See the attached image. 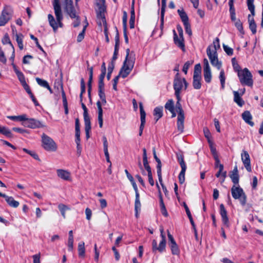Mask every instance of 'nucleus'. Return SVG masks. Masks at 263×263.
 Masks as SVG:
<instances>
[{"mask_svg": "<svg viewBox=\"0 0 263 263\" xmlns=\"http://www.w3.org/2000/svg\"><path fill=\"white\" fill-rule=\"evenodd\" d=\"M13 14L12 7L5 5L0 15V26H5L11 19Z\"/></svg>", "mask_w": 263, "mask_h": 263, "instance_id": "nucleus-6", "label": "nucleus"}, {"mask_svg": "<svg viewBox=\"0 0 263 263\" xmlns=\"http://www.w3.org/2000/svg\"><path fill=\"white\" fill-rule=\"evenodd\" d=\"M220 208V214L221 216V220L223 225L229 228L230 226V222L229 218L227 215V211L224 208V206L223 204H221L219 206Z\"/></svg>", "mask_w": 263, "mask_h": 263, "instance_id": "nucleus-14", "label": "nucleus"}, {"mask_svg": "<svg viewBox=\"0 0 263 263\" xmlns=\"http://www.w3.org/2000/svg\"><path fill=\"white\" fill-rule=\"evenodd\" d=\"M167 236L169 242L168 245L171 248L172 254L174 255L179 254L180 251L178 246L177 245L173 236L168 231H167Z\"/></svg>", "mask_w": 263, "mask_h": 263, "instance_id": "nucleus-12", "label": "nucleus"}, {"mask_svg": "<svg viewBox=\"0 0 263 263\" xmlns=\"http://www.w3.org/2000/svg\"><path fill=\"white\" fill-rule=\"evenodd\" d=\"M84 120L85 123V128H87V130L91 129V123L88 114L84 115Z\"/></svg>", "mask_w": 263, "mask_h": 263, "instance_id": "nucleus-42", "label": "nucleus"}, {"mask_svg": "<svg viewBox=\"0 0 263 263\" xmlns=\"http://www.w3.org/2000/svg\"><path fill=\"white\" fill-rule=\"evenodd\" d=\"M166 0H162V7L161 9V18H160V29L161 30V33H162V31L163 29L164 26V13H165V9L166 7Z\"/></svg>", "mask_w": 263, "mask_h": 263, "instance_id": "nucleus-20", "label": "nucleus"}, {"mask_svg": "<svg viewBox=\"0 0 263 263\" xmlns=\"http://www.w3.org/2000/svg\"><path fill=\"white\" fill-rule=\"evenodd\" d=\"M173 34H174V43L183 51H185V45H184V39L181 40V38L178 37L176 31L175 30H173Z\"/></svg>", "mask_w": 263, "mask_h": 263, "instance_id": "nucleus-17", "label": "nucleus"}, {"mask_svg": "<svg viewBox=\"0 0 263 263\" xmlns=\"http://www.w3.org/2000/svg\"><path fill=\"white\" fill-rule=\"evenodd\" d=\"M241 117L246 123L250 125L251 126H254V123L253 121H252V116L249 111H245L242 114Z\"/></svg>", "mask_w": 263, "mask_h": 263, "instance_id": "nucleus-18", "label": "nucleus"}, {"mask_svg": "<svg viewBox=\"0 0 263 263\" xmlns=\"http://www.w3.org/2000/svg\"><path fill=\"white\" fill-rule=\"evenodd\" d=\"M203 133L205 137L208 139V142H210V139L211 138V134L209 129L207 127L203 128Z\"/></svg>", "mask_w": 263, "mask_h": 263, "instance_id": "nucleus-62", "label": "nucleus"}, {"mask_svg": "<svg viewBox=\"0 0 263 263\" xmlns=\"http://www.w3.org/2000/svg\"><path fill=\"white\" fill-rule=\"evenodd\" d=\"M153 115L156 122H157L163 116V107L158 106L156 107L154 110Z\"/></svg>", "mask_w": 263, "mask_h": 263, "instance_id": "nucleus-24", "label": "nucleus"}, {"mask_svg": "<svg viewBox=\"0 0 263 263\" xmlns=\"http://www.w3.org/2000/svg\"><path fill=\"white\" fill-rule=\"evenodd\" d=\"M23 125L30 128H39L45 127V125L43 124L41 121L36 120L34 118H28L24 120L23 123Z\"/></svg>", "mask_w": 263, "mask_h": 263, "instance_id": "nucleus-11", "label": "nucleus"}, {"mask_svg": "<svg viewBox=\"0 0 263 263\" xmlns=\"http://www.w3.org/2000/svg\"><path fill=\"white\" fill-rule=\"evenodd\" d=\"M232 64L234 71L237 73L242 70L241 69L240 66L236 61L235 58H233L232 59Z\"/></svg>", "mask_w": 263, "mask_h": 263, "instance_id": "nucleus-45", "label": "nucleus"}, {"mask_svg": "<svg viewBox=\"0 0 263 263\" xmlns=\"http://www.w3.org/2000/svg\"><path fill=\"white\" fill-rule=\"evenodd\" d=\"M89 79L88 81V96L90 97V92L91 90V83L93 79V67H91L89 69Z\"/></svg>", "mask_w": 263, "mask_h": 263, "instance_id": "nucleus-28", "label": "nucleus"}, {"mask_svg": "<svg viewBox=\"0 0 263 263\" xmlns=\"http://www.w3.org/2000/svg\"><path fill=\"white\" fill-rule=\"evenodd\" d=\"M177 100L176 105H175V110L178 112V116H184V111L182 108V105L180 103V101L181 100V96L176 97Z\"/></svg>", "mask_w": 263, "mask_h": 263, "instance_id": "nucleus-23", "label": "nucleus"}, {"mask_svg": "<svg viewBox=\"0 0 263 263\" xmlns=\"http://www.w3.org/2000/svg\"><path fill=\"white\" fill-rule=\"evenodd\" d=\"M141 204L140 201V195L137 194L135 201V211H140Z\"/></svg>", "mask_w": 263, "mask_h": 263, "instance_id": "nucleus-44", "label": "nucleus"}, {"mask_svg": "<svg viewBox=\"0 0 263 263\" xmlns=\"http://www.w3.org/2000/svg\"><path fill=\"white\" fill-rule=\"evenodd\" d=\"M186 170V167H181V172H180L178 179L180 184L184 183L185 181V173Z\"/></svg>", "mask_w": 263, "mask_h": 263, "instance_id": "nucleus-39", "label": "nucleus"}, {"mask_svg": "<svg viewBox=\"0 0 263 263\" xmlns=\"http://www.w3.org/2000/svg\"><path fill=\"white\" fill-rule=\"evenodd\" d=\"M234 101L239 106H242L244 104V101L237 91L234 92Z\"/></svg>", "mask_w": 263, "mask_h": 263, "instance_id": "nucleus-33", "label": "nucleus"}, {"mask_svg": "<svg viewBox=\"0 0 263 263\" xmlns=\"http://www.w3.org/2000/svg\"><path fill=\"white\" fill-rule=\"evenodd\" d=\"M240 83L242 85L252 86L253 80L252 74L247 68H245L237 73Z\"/></svg>", "mask_w": 263, "mask_h": 263, "instance_id": "nucleus-5", "label": "nucleus"}, {"mask_svg": "<svg viewBox=\"0 0 263 263\" xmlns=\"http://www.w3.org/2000/svg\"><path fill=\"white\" fill-rule=\"evenodd\" d=\"M235 26L236 27L237 30L241 33L242 35L245 34V32L243 28L242 23L240 21L239 19H238L234 23Z\"/></svg>", "mask_w": 263, "mask_h": 263, "instance_id": "nucleus-41", "label": "nucleus"}, {"mask_svg": "<svg viewBox=\"0 0 263 263\" xmlns=\"http://www.w3.org/2000/svg\"><path fill=\"white\" fill-rule=\"evenodd\" d=\"M70 4H68L65 6V11L71 18H79V16L76 15V10L73 5L72 0H70Z\"/></svg>", "mask_w": 263, "mask_h": 263, "instance_id": "nucleus-15", "label": "nucleus"}, {"mask_svg": "<svg viewBox=\"0 0 263 263\" xmlns=\"http://www.w3.org/2000/svg\"><path fill=\"white\" fill-rule=\"evenodd\" d=\"M201 76H193V86L196 89H199L201 87Z\"/></svg>", "mask_w": 263, "mask_h": 263, "instance_id": "nucleus-29", "label": "nucleus"}, {"mask_svg": "<svg viewBox=\"0 0 263 263\" xmlns=\"http://www.w3.org/2000/svg\"><path fill=\"white\" fill-rule=\"evenodd\" d=\"M13 33L15 35L16 38V41L18 44V46L20 50H22L24 48L23 40L24 38V36L22 33H17L16 32L14 33V30H13Z\"/></svg>", "mask_w": 263, "mask_h": 263, "instance_id": "nucleus-27", "label": "nucleus"}, {"mask_svg": "<svg viewBox=\"0 0 263 263\" xmlns=\"http://www.w3.org/2000/svg\"><path fill=\"white\" fill-rule=\"evenodd\" d=\"M43 147L47 151L55 152L57 149V145L53 140L45 134L42 135Z\"/></svg>", "mask_w": 263, "mask_h": 263, "instance_id": "nucleus-8", "label": "nucleus"}, {"mask_svg": "<svg viewBox=\"0 0 263 263\" xmlns=\"http://www.w3.org/2000/svg\"><path fill=\"white\" fill-rule=\"evenodd\" d=\"M193 61H188L186 62L183 67L182 71L185 73L186 74L187 72V70L191 65H192L193 64Z\"/></svg>", "mask_w": 263, "mask_h": 263, "instance_id": "nucleus-56", "label": "nucleus"}, {"mask_svg": "<svg viewBox=\"0 0 263 263\" xmlns=\"http://www.w3.org/2000/svg\"><path fill=\"white\" fill-rule=\"evenodd\" d=\"M231 193L232 197L235 199H238L242 206L245 205L247 202V196L242 189L239 186L233 185L231 188Z\"/></svg>", "mask_w": 263, "mask_h": 263, "instance_id": "nucleus-7", "label": "nucleus"}, {"mask_svg": "<svg viewBox=\"0 0 263 263\" xmlns=\"http://www.w3.org/2000/svg\"><path fill=\"white\" fill-rule=\"evenodd\" d=\"M8 118L12 120H18L20 121H24L27 119V115L25 114L22 115L17 116H8Z\"/></svg>", "mask_w": 263, "mask_h": 263, "instance_id": "nucleus-43", "label": "nucleus"}, {"mask_svg": "<svg viewBox=\"0 0 263 263\" xmlns=\"http://www.w3.org/2000/svg\"><path fill=\"white\" fill-rule=\"evenodd\" d=\"M69 238L68 240V250L69 251H72L73 248V232L72 230H70L69 232Z\"/></svg>", "mask_w": 263, "mask_h": 263, "instance_id": "nucleus-31", "label": "nucleus"}, {"mask_svg": "<svg viewBox=\"0 0 263 263\" xmlns=\"http://www.w3.org/2000/svg\"><path fill=\"white\" fill-rule=\"evenodd\" d=\"M16 74L18 78V79L20 81L21 84L23 85L24 84L26 83L25 78L24 74L20 71H16Z\"/></svg>", "mask_w": 263, "mask_h": 263, "instance_id": "nucleus-48", "label": "nucleus"}, {"mask_svg": "<svg viewBox=\"0 0 263 263\" xmlns=\"http://www.w3.org/2000/svg\"><path fill=\"white\" fill-rule=\"evenodd\" d=\"M126 55L125 57V59L123 62V65L120 69V74H121V77L123 78H126L128 75L130 73L131 71L132 70L135 62L133 60L129 58L130 50L129 49H127L126 50Z\"/></svg>", "mask_w": 263, "mask_h": 263, "instance_id": "nucleus-2", "label": "nucleus"}, {"mask_svg": "<svg viewBox=\"0 0 263 263\" xmlns=\"http://www.w3.org/2000/svg\"><path fill=\"white\" fill-rule=\"evenodd\" d=\"M139 108H140V112L141 123H145L146 113L144 110L143 104L142 103H139Z\"/></svg>", "mask_w": 263, "mask_h": 263, "instance_id": "nucleus-35", "label": "nucleus"}, {"mask_svg": "<svg viewBox=\"0 0 263 263\" xmlns=\"http://www.w3.org/2000/svg\"><path fill=\"white\" fill-rule=\"evenodd\" d=\"M78 254L79 256L81 257H84L85 256V243L83 241H81L78 245Z\"/></svg>", "mask_w": 263, "mask_h": 263, "instance_id": "nucleus-30", "label": "nucleus"}, {"mask_svg": "<svg viewBox=\"0 0 263 263\" xmlns=\"http://www.w3.org/2000/svg\"><path fill=\"white\" fill-rule=\"evenodd\" d=\"M135 12L134 10H133L130 12V18L129 20V26L131 29H133L135 27Z\"/></svg>", "mask_w": 263, "mask_h": 263, "instance_id": "nucleus-55", "label": "nucleus"}, {"mask_svg": "<svg viewBox=\"0 0 263 263\" xmlns=\"http://www.w3.org/2000/svg\"><path fill=\"white\" fill-rule=\"evenodd\" d=\"M254 1V0H247V4L248 9L251 12V14L248 16L249 29L251 30L252 34H255L257 31V26L254 19V16L255 15Z\"/></svg>", "mask_w": 263, "mask_h": 263, "instance_id": "nucleus-4", "label": "nucleus"}, {"mask_svg": "<svg viewBox=\"0 0 263 263\" xmlns=\"http://www.w3.org/2000/svg\"><path fill=\"white\" fill-rule=\"evenodd\" d=\"M183 25L185 28L186 33L188 34L190 36L192 35V32L189 22L183 23Z\"/></svg>", "mask_w": 263, "mask_h": 263, "instance_id": "nucleus-60", "label": "nucleus"}, {"mask_svg": "<svg viewBox=\"0 0 263 263\" xmlns=\"http://www.w3.org/2000/svg\"><path fill=\"white\" fill-rule=\"evenodd\" d=\"M165 108L170 112H172L173 110L175 109L174 101L173 100H169L165 105Z\"/></svg>", "mask_w": 263, "mask_h": 263, "instance_id": "nucleus-46", "label": "nucleus"}, {"mask_svg": "<svg viewBox=\"0 0 263 263\" xmlns=\"http://www.w3.org/2000/svg\"><path fill=\"white\" fill-rule=\"evenodd\" d=\"M103 148L105 156L107 162L109 163V164L111 163V162L109 159V155L108 151V142L107 138L106 137H103Z\"/></svg>", "mask_w": 263, "mask_h": 263, "instance_id": "nucleus-25", "label": "nucleus"}, {"mask_svg": "<svg viewBox=\"0 0 263 263\" xmlns=\"http://www.w3.org/2000/svg\"><path fill=\"white\" fill-rule=\"evenodd\" d=\"M160 236L161 237V240L159 243V246H157V242L156 240L154 239L152 241V251L154 253H156V251H158L160 253L163 252L165 249L166 247V239L165 235L164 234V230L162 228H160Z\"/></svg>", "mask_w": 263, "mask_h": 263, "instance_id": "nucleus-9", "label": "nucleus"}, {"mask_svg": "<svg viewBox=\"0 0 263 263\" xmlns=\"http://www.w3.org/2000/svg\"><path fill=\"white\" fill-rule=\"evenodd\" d=\"M203 76L204 80L206 83L211 82L212 79L211 69H203Z\"/></svg>", "mask_w": 263, "mask_h": 263, "instance_id": "nucleus-34", "label": "nucleus"}, {"mask_svg": "<svg viewBox=\"0 0 263 263\" xmlns=\"http://www.w3.org/2000/svg\"><path fill=\"white\" fill-rule=\"evenodd\" d=\"M230 177L232 180V181L234 184H237L239 182V175L235 174H230Z\"/></svg>", "mask_w": 263, "mask_h": 263, "instance_id": "nucleus-59", "label": "nucleus"}, {"mask_svg": "<svg viewBox=\"0 0 263 263\" xmlns=\"http://www.w3.org/2000/svg\"><path fill=\"white\" fill-rule=\"evenodd\" d=\"M177 12L183 23L189 22V17L183 9L181 10L178 9Z\"/></svg>", "mask_w": 263, "mask_h": 263, "instance_id": "nucleus-32", "label": "nucleus"}, {"mask_svg": "<svg viewBox=\"0 0 263 263\" xmlns=\"http://www.w3.org/2000/svg\"><path fill=\"white\" fill-rule=\"evenodd\" d=\"M1 134L9 138L12 137L13 135L11 131L8 128L4 126L3 127Z\"/></svg>", "mask_w": 263, "mask_h": 263, "instance_id": "nucleus-52", "label": "nucleus"}, {"mask_svg": "<svg viewBox=\"0 0 263 263\" xmlns=\"http://www.w3.org/2000/svg\"><path fill=\"white\" fill-rule=\"evenodd\" d=\"M201 67L200 64L195 65L193 76H201Z\"/></svg>", "mask_w": 263, "mask_h": 263, "instance_id": "nucleus-54", "label": "nucleus"}, {"mask_svg": "<svg viewBox=\"0 0 263 263\" xmlns=\"http://www.w3.org/2000/svg\"><path fill=\"white\" fill-rule=\"evenodd\" d=\"M176 156L181 167H186L185 163L184 161V156L183 154L181 153H176Z\"/></svg>", "mask_w": 263, "mask_h": 263, "instance_id": "nucleus-37", "label": "nucleus"}, {"mask_svg": "<svg viewBox=\"0 0 263 263\" xmlns=\"http://www.w3.org/2000/svg\"><path fill=\"white\" fill-rule=\"evenodd\" d=\"M85 92V84L83 79L81 80V93L80 95V101H82L83 94Z\"/></svg>", "mask_w": 263, "mask_h": 263, "instance_id": "nucleus-58", "label": "nucleus"}, {"mask_svg": "<svg viewBox=\"0 0 263 263\" xmlns=\"http://www.w3.org/2000/svg\"><path fill=\"white\" fill-rule=\"evenodd\" d=\"M219 78L220 81L221 88L223 89L224 88L226 77L224 75V72L223 69L220 71Z\"/></svg>", "mask_w": 263, "mask_h": 263, "instance_id": "nucleus-50", "label": "nucleus"}, {"mask_svg": "<svg viewBox=\"0 0 263 263\" xmlns=\"http://www.w3.org/2000/svg\"><path fill=\"white\" fill-rule=\"evenodd\" d=\"M0 197L5 198L6 201L9 204V206L12 208H16L18 206L20 203L19 202L14 199L13 197L11 196H8L5 194H3L0 192Z\"/></svg>", "mask_w": 263, "mask_h": 263, "instance_id": "nucleus-16", "label": "nucleus"}, {"mask_svg": "<svg viewBox=\"0 0 263 263\" xmlns=\"http://www.w3.org/2000/svg\"><path fill=\"white\" fill-rule=\"evenodd\" d=\"M97 105L98 108V122L99 126L100 128H102L103 126V109L100 101H98L97 102Z\"/></svg>", "mask_w": 263, "mask_h": 263, "instance_id": "nucleus-22", "label": "nucleus"}, {"mask_svg": "<svg viewBox=\"0 0 263 263\" xmlns=\"http://www.w3.org/2000/svg\"><path fill=\"white\" fill-rule=\"evenodd\" d=\"M30 36L32 40H34L35 42L36 45L38 47V48L40 49V50L42 51L45 55H47L46 52L44 50L42 47L40 45L37 39L32 34H30Z\"/></svg>", "mask_w": 263, "mask_h": 263, "instance_id": "nucleus-57", "label": "nucleus"}, {"mask_svg": "<svg viewBox=\"0 0 263 263\" xmlns=\"http://www.w3.org/2000/svg\"><path fill=\"white\" fill-rule=\"evenodd\" d=\"M115 67V63L113 62H111L108 66V72L107 74V79L108 80H109L111 78V73L113 71V70Z\"/></svg>", "mask_w": 263, "mask_h": 263, "instance_id": "nucleus-47", "label": "nucleus"}, {"mask_svg": "<svg viewBox=\"0 0 263 263\" xmlns=\"http://www.w3.org/2000/svg\"><path fill=\"white\" fill-rule=\"evenodd\" d=\"M143 165L145 168V169L147 171V173H151V168L149 166L147 160V153H146V150L145 148H143Z\"/></svg>", "mask_w": 263, "mask_h": 263, "instance_id": "nucleus-21", "label": "nucleus"}, {"mask_svg": "<svg viewBox=\"0 0 263 263\" xmlns=\"http://www.w3.org/2000/svg\"><path fill=\"white\" fill-rule=\"evenodd\" d=\"M23 151L24 152L26 153L27 154L31 156L34 159L40 161V159L38 155L35 152L29 151L25 148H23Z\"/></svg>", "mask_w": 263, "mask_h": 263, "instance_id": "nucleus-51", "label": "nucleus"}, {"mask_svg": "<svg viewBox=\"0 0 263 263\" xmlns=\"http://www.w3.org/2000/svg\"><path fill=\"white\" fill-rule=\"evenodd\" d=\"M157 173L158 177V179L159 182H162V174H161V162L160 160H159L157 162Z\"/></svg>", "mask_w": 263, "mask_h": 263, "instance_id": "nucleus-38", "label": "nucleus"}, {"mask_svg": "<svg viewBox=\"0 0 263 263\" xmlns=\"http://www.w3.org/2000/svg\"><path fill=\"white\" fill-rule=\"evenodd\" d=\"M188 83L184 78L181 79L180 74L177 72L174 78L173 82V88L175 90V95L176 97L180 96L181 91L183 89L185 90L187 88Z\"/></svg>", "mask_w": 263, "mask_h": 263, "instance_id": "nucleus-3", "label": "nucleus"}, {"mask_svg": "<svg viewBox=\"0 0 263 263\" xmlns=\"http://www.w3.org/2000/svg\"><path fill=\"white\" fill-rule=\"evenodd\" d=\"M241 160L243 165L248 172H251L252 171L251 161L249 153L243 150L241 154Z\"/></svg>", "mask_w": 263, "mask_h": 263, "instance_id": "nucleus-13", "label": "nucleus"}, {"mask_svg": "<svg viewBox=\"0 0 263 263\" xmlns=\"http://www.w3.org/2000/svg\"><path fill=\"white\" fill-rule=\"evenodd\" d=\"M184 116L177 117V129L180 133H182L184 129Z\"/></svg>", "mask_w": 263, "mask_h": 263, "instance_id": "nucleus-26", "label": "nucleus"}, {"mask_svg": "<svg viewBox=\"0 0 263 263\" xmlns=\"http://www.w3.org/2000/svg\"><path fill=\"white\" fill-rule=\"evenodd\" d=\"M87 25L85 26L82 31L79 34L77 37V42H81L84 38V34Z\"/></svg>", "mask_w": 263, "mask_h": 263, "instance_id": "nucleus-61", "label": "nucleus"}, {"mask_svg": "<svg viewBox=\"0 0 263 263\" xmlns=\"http://www.w3.org/2000/svg\"><path fill=\"white\" fill-rule=\"evenodd\" d=\"M210 47V51H214L215 50L216 52L217 50L220 48L219 40L218 37H216L213 41V45L212 46H209Z\"/></svg>", "mask_w": 263, "mask_h": 263, "instance_id": "nucleus-36", "label": "nucleus"}, {"mask_svg": "<svg viewBox=\"0 0 263 263\" xmlns=\"http://www.w3.org/2000/svg\"><path fill=\"white\" fill-rule=\"evenodd\" d=\"M160 206H161V213L163 215H164L165 217H167L168 216V213L167 212L166 209L165 207L164 202L163 201V199L162 198V196L160 195Z\"/></svg>", "mask_w": 263, "mask_h": 263, "instance_id": "nucleus-49", "label": "nucleus"}, {"mask_svg": "<svg viewBox=\"0 0 263 263\" xmlns=\"http://www.w3.org/2000/svg\"><path fill=\"white\" fill-rule=\"evenodd\" d=\"M52 5L56 20H55L52 14H49L48 15V20L49 25L52 28L53 31L55 32L59 27L62 28L63 27V24L62 23L63 15L60 0H53Z\"/></svg>", "mask_w": 263, "mask_h": 263, "instance_id": "nucleus-1", "label": "nucleus"}, {"mask_svg": "<svg viewBox=\"0 0 263 263\" xmlns=\"http://www.w3.org/2000/svg\"><path fill=\"white\" fill-rule=\"evenodd\" d=\"M58 208L59 210L60 211L61 214L64 218H65L66 215H65V212L67 210H69L70 209L66 205L60 203L58 205Z\"/></svg>", "mask_w": 263, "mask_h": 263, "instance_id": "nucleus-40", "label": "nucleus"}, {"mask_svg": "<svg viewBox=\"0 0 263 263\" xmlns=\"http://www.w3.org/2000/svg\"><path fill=\"white\" fill-rule=\"evenodd\" d=\"M207 55L210 60L211 64L216 67L218 69H220L221 67V63L219 61L217 57V53L215 50L214 51H210V47H208L206 49Z\"/></svg>", "mask_w": 263, "mask_h": 263, "instance_id": "nucleus-10", "label": "nucleus"}, {"mask_svg": "<svg viewBox=\"0 0 263 263\" xmlns=\"http://www.w3.org/2000/svg\"><path fill=\"white\" fill-rule=\"evenodd\" d=\"M57 175L59 177L64 180H69L70 179V172L64 170H58Z\"/></svg>", "mask_w": 263, "mask_h": 263, "instance_id": "nucleus-19", "label": "nucleus"}, {"mask_svg": "<svg viewBox=\"0 0 263 263\" xmlns=\"http://www.w3.org/2000/svg\"><path fill=\"white\" fill-rule=\"evenodd\" d=\"M36 81L37 83L41 86L46 88L47 86H48V83L46 80L41 79L39 78H35Z\"/></svg>", "mask_w": 263, "mask_h": 263, "instance_id": "nucleus-53", "label": "nucleus"}, {"mask_svg": "<svg viewBox=\"0 0 263 263\" xmlns=\"http://www.w3.org/2000/svg\"><path fill=\"white\" fill-rule=\"evenodd\" d=\"M2 42L4 44H9L11 48H12V44L10 42V39L8 35H5L2 40Z\"/></svg>", "mask_w": 263, "mask_h": 263, "instance_id": "nucleus-64", "label": "nucleus"}, {"mask_svg": "<svg viewBox=\"0 0 263 263\" xmlns=\"http://www.w3.org/2000/svg\"><path fill=\"white\" fill-rule=\"evenodd\" d=\"M223 49L228 55H232L233 53V49L227 45H223Z\"/></svg>", "mask_w": 263, "mask_h": 263, "instance_id": "nucleus-63", "label": "nucleus"}]
</instances>
